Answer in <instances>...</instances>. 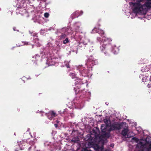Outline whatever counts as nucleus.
<instances>
[{
    "mask_svg": "<svg viewBox=\"0 0 151 151\" xmlns=\"http://www.w3.org/2000/svg\"><path fill=\"white\" fill-rule=\"evenodd\" d=\"M64 65H63V66H65L67 68H70L69 62L67 61H64Z\"/></svg>",
    "mask_w": 151,
    "mask_h": 151,
    "instance_id": "nucleus-5",
    "label": "nucleus"
},
{
    "mask_svg": "<svg viewBox=\"0 0 151 151\" xmlns=\"http://www.w3.org/2000/svg\"><path fill=\"white\" fill-rule=\"evenodd\" d=\"M70 76L73 79L75 78L76 77L75 74V73H71L70 74Z\"/></svg>",
    "mask_w": 151,
    "mask_h": 151,
    "instance_id": "nucleus-7",
    "label": "nucleus"
},
{
    "mask_svg": "<svg viewBox=\"0 0 151 151\" xmlns=\"http://www.w3.org/2000/svg\"><path fill=\"white\" fill-rule=\"evenodd\" d=\"M28 0H18V3L17 4L16 6L18 8L19 6L23 7L25 8L26 6V4L25 3L26 1Z\"/></svg>",
    "mask_w": 151,
    "mask_h": 151,
    "instance_id": "nucleus-2",
    "label": "nucleus"
},
{
    "mask_svg": "<svg viewBox=\"0 0 151 151\" xmlns=\"http://www.w3.org/2000/svg\"><path fill=\"white\" fill-rule=\"evenodd\" d=\"M56 122H57V123H59V121H56Z\"/></svg>",
    "mask_w": 151,
    "mask_h": 151,
    "instance_id": "nucleus-18",
    "label": "nucleus"
},
{
    "mask_svg": "<svg viewBox=\"0 0 151 151\" xmlns=\"http://www.w3.org/2000/svg\"><path fill=\"white\" fill-rule=\"evenodd\" d=\"M32 60L35 61L36 60H37L39 59L40 58V56L38 55H36L35 56H33L32 57Z\"/></svg>",
    "mask_w": 151,
    "mask_h": 151,
    "instance_id": "nucleus-4",
    "label": "nucleus"
},
{
    "mask_svg": "<svg viewBox=\"0 0 151 151\" xmlns=\"http://www.w3.org/2000/svg\"><path fill=\"white\" fill-rule=\"evenodd\" d=\"M22 45H19V46H22Z\"/></svg>",
    "mask_w": 151,
    "mask_h": 151,
    "instance_id": "nucleus-20",
    "label": "nucleus"
},
{
    "mask_svg": "<svg viewBox=\"0 0 151 151\" xmlns=\"http://www.w3.org/2000/svg\"><path fill=\"white\" fill-rule=\"evenodd\" d=\"M39 21V20H37L36 22H38Z\"/></svg>",
    "mask_w": 151,
    "mask_h": 151,
    "instance_id": "nucleus-17",
    "label": "nucleus"
},
{
    "mask_svg": "<svg viewBox=\"0 0 151 151\" xmlns=\"http://www.w3.org/2000/svg\"><path fill=\"white\" fill-rule=\"evenodd\" d=\"M54 125L56 127H58V125L57 124H55Z\"/></svg>",
    "mask_w": 151,
    "mask_h": 151,
    "instance_id": "nucleus-15",
    "label": "nucleus"
},
{
    "mask_svg": "<svg viewBox=\"0 0 151 151\" xmlns=\"http://www.w3.org/2000/svg\"><path fill=\"white\" fill-rule=\"evenodd\" d=\"M68 42V39L67 38H66L65 39V40L63 41V43L65 44L67 43V42Z\"/></svg>",
    "mask_w": 151,
    "mask_h": 151,
    "instance_id": "nucleus-11",
    "label": "nucleus"
},
{
    "mask_svg": "<svg viewBox=\"0 0 151 151\" xmlns=\"http://www.w3.org/2000/svg\"><path fill=\"white\" fill-rule=\"evenodd\" d=\"M57 116L56 113L53 111H50L47 114L48 118L50 120H52L54 117Z\"/></svg>",
    "mask_w": 151,
    "mask_h": 151,
    "instance_id": "nucleus-3",
    "label": "nucleus"
},
{
    "mask_svg": "<svg viewBox=\"0 0 151 151\" xmlns=\"http://www.w3.org/2000/svg\"><path fill=\"white\" fill-rule=\"evenodd\" d=\"M15 28H13L14 30V31L15 30Z\"/></svg>",
    "mask_w": 151,
    "mask_h": 151,
    "instance_id": "nucleus-16",
    "label": "nucleus"
},
{
    "mask_svg": "<svg viewBox=\"0 0 151 151\" xmlns=\"http://www.w3.org/2000/svg\"><path fill=\"white\" fill-rule=\"evenodd\" d=\"M76 16V13L74 12L71 15L70 17L72 19H74L75 18Z\"/></svg>",
    "mask_w": 151,
    "mask_h": 151,
    "instance_id": "nucleus-8",
    "label": "nucleus"
},
{
    "mask_svg": "<svg viewBox=\"0 0 151 151\" xmlns=\"http://www.w3.org/2000/svg\"><path fill=\"white\" fill-rule=\"evenodd\" d=\"M15 151H17L16 150H15Z\"/></svg>",
    "mask_w": 151,
    "mask_h": 151,
    "instance_id": "nucleus-21",
    "label": "nucleus"
},
{
    "mask_svg": "<svg viewBox=\"0 0 151 151\" xmlns=\"http://www.w3.org/2000/svg\"><path fill=\"white\" fill-rule=\"evenodd\" d=\"M23 44V45H27L28 44V42H22Z\"/></svg>",
    "mask_w": 151,
    "mask_h": 151,
    "instance_id": "nucleus-14",
    "label": "nucleus"
},
{
    "mask_svg": "<svg viewBox=\"0 0 151 151\" xmlns=\"http://www.w3.org/2000/svg\"><path fill=\"white\" fill-rule=\"evenodd\" d=\"M57 46L59 48V46L58 45Z\"/></svg>",
    "mask_w": 151,
    "mask_h": 151,
    "instance_id": "nucleus-19",
    "label": "nucleus"
},
{
    "mask_svg": "<svg viewBox=\"0 0 151 151\" xmlns=\"http://www.w3.org/2000/svg\"><path fill=\"white\" fill-rule=\"evenodd\" d=\"M35 42V45L37 46H40V44H39V42L38 41V39H36Z\"/></svg>",
    "mask_w": 151,
    "mask_h": 151,
    "instance_id": "nucleus-9",
    "label": "nucleus"
},
{
    "mask_svg": "<svg viewBox=\"0 0 151 151\" xmlns=\"http://www.w3.org/2000/svg\"><path fill=\"white\" fill-rule=\"evenodd\" d=\"M23 144V143H19V147L20 148V150H23V148H22L21 147V145H21V144Z\"/></svg>",
    "mask_w": 151,
    "mask_h": 151,
    "instance_id": "nucleus-12",
    "label": "nucleus"
},
{
    "mask_svg": "<svg viewBox=\"0 0 151 151\" xmlns=\"http://www.w3.org/2000/svg\"><path fill=\"white\" fill-rule=\"evenodd\" d=\"M44 16L46 18H47L49 16V14L48 13H45L44 14Z\"/></svg>",
    "mask_w": 151,
    "mask_h": 151,
    "instance_id": "nucleus-10",
    "label": "nucleus"
},
{
    "mask_svg": "<svg viewBox=\"0 0 151 151\" xmlns=\"http://www.w3.org/2000/svg\"><path fill=\"white\" fill-rule=\"evenodd\" d=\"M30 3V2L29 1V0H28L26 1V2L25 3L26 4V6L25 8L22 6H19V7H18L17 6L18 9H19V8H20V10L19 11L20 13L22 15L24 16V17H29V14L27 12L25 9L26 7L27 6V4H29Z\"/></svg>",
    "mask_w": 151,
    "mask_h": 151,
    "instance_id": "nucleus-1",
    "label": "nucleus"
},
{
    "mask_svg": "<svg viewBox=\"0 0 151 151\" xmlns=\"http://www.w3.org/2000/svg\"><path fill=\"white\" fill-rule=\"evenodd\" d=\"M47 63L49 65H51L54 64V63H52V61L50 62V59L47 60Z\"/></svg>",
    "mask_w": 151,
    "mask_h": 151,
    "instance_id": "nucleus-6",
    "label": "nucleus"
},
{
    "mask_svg": "<svg viewBox=\"0 0 151 151\" xmlns=\"http://www.w3.org/2000/svg\"><path fill=\"white\" fill-rule=\"evenodd\" d=\"M34 142L33 141H31L29 142L30 144L32 145H33L34 144Z\"/></svg>",
    "mask_w": 151,
    "mask_h": 151,
    "instance_id": "nucleus-13",
    "label": "nucleus"
}]
</instances>
